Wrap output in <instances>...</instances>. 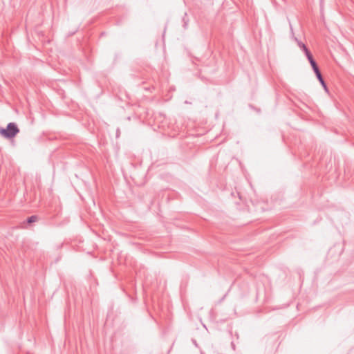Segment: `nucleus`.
Segmentation results:
<instances>
[{
	"label": "nucleus",
	"mask_w": 354,
	"mask_h": 354,
	"mask_svg": "<svg viewBox=\"0 0 354 354\" xmlns=\"http://www.w3.org/2000/svg\"><path fill=\"white\" fill-rule=\"evenodd\" d=\"M19 132V129L15 122H10L6 128L0 129V135L5 138L11 139L15 137Z\"/></svg>",
	"instance_id": "nucleus-1"
},
{
	"label": "nucleus",
	"mask_w": 354,
	"mask_h": 354,
	"mask_svg": "<svg viewBox=\"0 0 354 354\" xmlns=\"http://www.w3.org/2000/svg\"><path fill=\"white\" fill-rule=\"evenodd\" d=\"M317 78L318 79L319 82H320V84H322V86H323L324 90L328 91V88H327L326 84L322 77V75L321 74V75H318L317 77Z\"/></svg>",
	"instance_id": "nucleus-2"
},
{
	"label": "nucleus",
	"mask_w": 354,
	"mask_h": 354,
	"mask_svg": "<svg viewBox=\"0 0 354 354\" xmlns=\"http://www.w3.org/2000/svg\"><path fill=\"white\" fill-rule=\"evenodd\" d=\"M37 216L35 215H32L28 218L27 223H32L37 221Z\"/></svg>",
	"instance_id": "nucleus-3"
},
{
	"label": "nucleus",
	"mask_w": 354,
	"mask_h": 354,
	"mask_svg": "<svg viewBox=\"0 0 354 354\" xmlns=\"http://www.w3.org/2000/svg\"><path fill=\"white\" fill-rule=\"evenodd\" d=\"M295 41H297L299 47L303 50L304 48L306 47V46L302 43L301 41H299L297 38H295Z\"/></svg>",
	"instance_id": "nucleus-4"
},
{
	"label": "nucleus",
	"mask_w": 354,
	"mask_h": 354,
	"mask_svg": "<svg viewBox=\"0 0 354 354\" xmlns=\"http://www.w3.org/2000/svg\"><path fill=\"white\" fill-rule=\"evenodd\" d=\"M313 71L315 72V75H316V77H317L318 75H321V72L319 69V67L318 66H315V68H313Z\"/></svg>",
	"instance_id": "nucleus-5"
},
{
	"label": "nucleus",
	"mask_w": 354,
	"mask_h": 354,
	"mask_svg": "<svg viewBox=\"0 0 354 354\" xmlns=\"http://www.w3.org/2000/svg\"><path fill=\"white\" fill-rule=\"evenodd\" d=\"M309 62H310V65L312 66V68H315V66H317V63H316V62H315V60L314 59L310 60Z\"/></svg>",
	"instance_id": "nucleus-6"
},
{
	"label": "nucleus",
	"mask_w": 354,
	"mask_h": 354,
	"mask_svg": "<svg viewBox=\"0 0 354 354\" xmlns=\"http://www.w3.org/2000/svg\"><path fill=\"white\" fill-rule=\"evenodd\" d=\"M306 57H307L308 61L314 59L313 57V55L311 54L310 52L306 53Z\"/></svg>",
	"instance_id": "nucleus-7"
},
{
	"label": "nucleus",
	"mask_w": 354,
	"mask_h": 354,
	"mask_svg": "<svg viewBox=\"0 0 354 354\" xmlns=\"http://www.w3.org/2000/svg\"><path fill=\"white\" fill-rule=\"evenodd\" d=\"M303 51L304 52L305 55H306V53L310 52L308 48L307 47H306L305 48L303 49Z\"/></svg>",
	"instance_id": "nucleus-8"
},
{
	"label": "nucleus",
	"mask_w": 354,
	"mask_h": 354,
	"mask_svg": "<svg viewBox=\"0 0 354 354\" xmlns=\"http://www.w3.org/2000/svg\"><path fill=\"white\" fill-rule=\"evenodd\" d=\"M187 22L185 21L184 28H187Z\"/></svg>",
	"instance_id": "nucleus-9"
}]
</instances>
